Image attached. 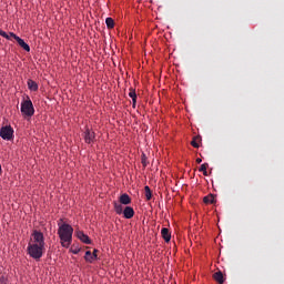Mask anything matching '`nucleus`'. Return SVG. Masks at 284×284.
Returning <instances> with one entry per match:
<instances>
[{
	"label": "nucleus",
	"mask_w": 284,
	"mask_h": 284,
	"mask_svg": "<svg viewBox=\"0 0 284 284\" xmlns=\"http://www.w3.org/2000/svg\"><path fill=\"white\" fill-rule=\"evenodd\" d=\"M129 97L132 99V104H133V108L136 106V102H138V93H136V90L131 88L130 89V92H129Z\"/></svg>",
	"instance_id": "obj_10"
},
{
	"label": "nucleus",
	"mask_w": 284,
	"mask_h": 284,
	"mask_svg": "<svg viewBox=\"0 0 284 284\" xmlns=\"http://www.w3.org/2000/svg\"><path fill=\"white\" fill-rule=\"evenodd\" d=\"M32 239H33V243L28 244L27 253L33 260L39 261L43 256V253L45 250L44 234L39 231H33Z\"/></svg>",
	"instance_id": "obj_1"
},
{
	"label": "nucleus",
	"mask_w": 284,
	"mask_h": 284,
	"mask_svg": "<svg viewBox=\"0 0 284 284\" xmlns=\"http://www.w3.org/2000/svg\"><path fill=\"white\" fill-rule=\"evenodd\" d=\"M20 111L24 116H28V118H32L34 115L36 109L30 98L21 102Z\"/></svg>",
	"instance_id": "obj_3"
},
{
	"label": "nucleus",
	"mask_w": 284,
	"mask_h": 284,
	"mask_svg": "<svg viewBox=\"0 0 284 284\" xmlns=\"http://www.w3.org/2000/svg\"><path fill=\"white\" fill-rule=\"evenodd\" d=\"M75 234H77V237L84 244H87V245L92 244L91 239L88 235H85L82 231H78Z\"/></svg>",
	"instance_id": "obj_6"
},
{
	"label": "nucleus",
	"mask_w": 284,
	"mask_h": 284,
	"mask_svg": "<svg viewBox=\"0 0 284 284\" xmlns=\"http://www.w3.org/2000/svg\"><path fill=\"white\" fill-rule=\"evenodd\" d=\"M203 202L205 204H214V203H216V200L214 199V196L212 194H210L203 199Z\"/></svg>",
	"instance_id": "obj_16"
},
{
	"label": "nucleus",
	"mask_w": 284,
	"mask_h": 284,
	"mask_svg": "<svg viewBox=\"0 0 284 284\" xmlns=\"http://www.w3.org/2000/svg\"><path fill=\"white\" fill-rule=\"evenodd\" d=\"M84 260L88 263H93V256H92V252L91 251H87L85 252Z\"/></svg>",
	"instance_id": "obj_18"
},
{
	"label": "nucleus",
	"mask_w": 284,
	"mask_h": 284,
	"mask_svg": "<svg viewBox=\"0 0 284 284\" xmlns=\"http://www.w3.org/2000/svg\"><path fill=\"white\" fill-rule=\"evenodd\" d=\"M0 172H2V166H1V164H0Z\"/></svg>",
	"instance_id": "obj_28"
},
{
	"label": "nucleus",
	"mask_w": 284,
	"mask_h": 284,
	"mask_svg": "<svg viewBox=\"0 0 284 284\" xmlns=\"http://www.w3.org/2000/svg\"><path fill=\"white\" fill-rule=\"evenodd\" d=\"M14 129L12 126H1L0 129V138L4 141H11L13 139Z\"/></svg>",
	"instance_id": "obj_4"
},
{
	"label": "nucleus",
	"mask_w": 284,
	"mask_h": 284,
	"mask_svg": "<svg viewBox=\"0 0 284 284\" xmlns=\"http://www.w3.org/2000/svg\"><path fill=\"white\" fill-rule=\"evenodd\" d=\"M114 211L118 215H122L124 212L123 204L114 202Z\"/></svg>",
	"instance_id": "obj_14"
},
{
	"label": "nucleus",
	"mask_w": 284,
	"mask_h": 284,
	"mask_svg": "<svg viewBox=\"0 0 284 284\" xmlns=\"http://www.w3.org/2000/svg\"><path fill=\"white\" fill-rule=\"evenodd\" d=\"M161 235H162L163 240H164L166 243H169V242L172 240V234H170V230H168V229H165V227L162 229Z\"/></svg>",
	"instance_id": "obj_11"
},
{
	"label": "nucleus",
	"mask_w": 284,
	"mask_h": 284,
	"mask_svg": "<svg viewBox=\"0 0 284 284\" xmlns=\"http://www.w3.org/2000/svg\"><path fill=\"white\" fill-rule=\"evenodd\" d=\"M202 162H203V160H201V158H197V159H196V163H197V164H201Z\"/></svg>",
	"instance_id": "obj_26"
},
{
	"label": "nucleus",
	"mask_w": 284,
	"mask_h": 284,
	"mask_svg": "<svg viewBox=\"0 0 284 284\" xmlns=\"http://www.w3.org/2000/svg\"><path fill=\"white\" fill-rule=\"evenodd\" d=\"M207 166H209L207 163L201 164V166H200V172H203L204 176H207Z\"/></svg>",
	"instance_id": "obj_19"
},
{
	"label": "nucleus",
	"mask_w": 284,
	"mask_h": 284,
	"mask_svg": "<svg viewBox=\"0 0 284 284\" xmlns=\"http://www.w3.org/2000/svg\"><path fill=\"white\" fill-rule=\"evenodd\" d=\"M83 139L87 144H92L95 142L97 135L94 131H91V129H85L83 132Z\"/></svg>",
	"instance_id": "obj_5"
},
{
	"label": "nucleus",
	"mask_w": 284,
	"mask_h": 284,
	"mask_svg": "<svg viewBox=\"0 0 284 284\" xmlns=\"http://www.w3.org/2000/svg\"><path fill=\"white\" fill-rule=\"evenodd\" d=\"M6 40H11L10 34L8 33L7 37H4Z\"/></svg>",
	"instance_id": "obj_27"
},
{
	"label": "nucleus",
	"mask_w": 284,
	"mask_h": 284,
	"mask_svg": "<svg viewBox=\"0 0 284 284\" xmlns=\"http://www.w3.org/2000/svg\"><path fill=\"white\" fill-rule=\"evenodd\" d=\"M144 195L148 201L152 200V191L150 190V186L144 187Z\"/></svg>",
	"instance_id": "obj_17"
},
{
	"label": "nucleus",
	"mask_w": 284,
	"mask_h": 284,
	"mask_svg": "<svg viewBox=\"0 0 284 284\" xmlns=\"http://www.w3.org/2000/svg\"><path fill=\"white\" fill-rule=\"evenodd\" d=\"M148 158H145V153H143V155H142V165L145 168V166H148Z\"/></svg>",
	"instance_id": "obj_21"
},
{
	"label": "nucleus",
	"mask_w": 284,
	"mask_h": 284,
	"mask_svg": "<svg viewBox=\"0 0 284 284\" xmlns=\"http://www.w3.org/2000/svg\"><path fill=\"white\" fill-rule=\"evenodd\" d=\"M72 254H79L81 252V248L75 247V248H71Z\"/></svg>",
	"instance_id": "obj_24"
},
{
	"label": "nucleus",
	"mask_w": 284,
	"mask_h": 284,
	"mask_svg": "<svg viewBox=\"0 0 284 284\" xmlns=\"http://www.w3.org/2000/svg\"><path fill=\"white\" fill-rule=\"evenodd\" d=\"M0 37L8 38V33L4 30L0 29Z\"/></svg>",
	"instance_id": "obj_23"
},
{
	"label": "nucleus",
	"mask_w": 284,
	"mask_h": 284,
	"mask_svg": "<svg viewBox=\"0 0 284 284\" xmlns=\"http://www.w3.org/2000/svg\"><path fill=\"white\" fill-rule=\"evenodd\" d=\"M10 38H13L14 40H17V38H19L18 34H16L14 32H9Z\"/></svg>",
	"instance_id": "obj_25"
},
{
	"label": "nucleus",
	"mask_w": 284,
	"mask_h": 284,
	"mask_svg": "<svg viewBox=\"0 0 284 284\" xmlns=\"http://www.w3.org/2000/svg\"><path fill=\"white\" fill-rule=\"evenodd\" d=\"M199 136L197 138H193L192 142H191V145L195 149H199Z\"/></svg>",
	"instance_id": "obj_20"
},
{
	"label": "nucleus",
	"mask_w": 284,
	"mask_h": 284,
	"mask_svg": "<svg viewBox=\"0 0 284 284\" xmlns=\"http://www.w3.org/2000/svg\"><path fill=\"white\" fill-rule=\"evenodd\" d=\"M105 24H106V28H108V29H114V27H115V21H114V19H113L112 17H108V18L105 19Z\"/></svg>",
	"instance_id": "obj_13"
},
{
	"label": "nucleus",
	"mask_w": 284,
	"mask_h": 284,
	"mask_svg": "<svg viewBox=\"0 0 284 284\" xmlns=\"http://www.w3.org/2000/svg\"><path fill=\"white\" fill-rule=\"evenodd\" d=\"M134 215H135V211H134L133 207L126 206V207L123 210V216H124V219L131 220L132 217H134Z\"/></svg>",
	"instance_id": "obj_8"
},
{
	"label": "nucleus",
	"mask_w": 284,
	"mask_h": 284,
	"mask_svg": "<svg viewBox=\"0 0 284 284\" xmlns=\"http://www.w3.org/2000/svg\"><path fill=\"white\" fill-rule=\"evenodd\" d=\"M74 229L70 224H62L59 226L58 235L63 247H69L73 240Z\"/></svg>",
	"instance_id": "obj_2"
},
{
	"label": "nucleus",
	"mask_w": 284,
	"mask_h": 284,
	"mask_svg": "<svg viewBox=\"0 0 284 284\" xmlns=\"http://www.w3.org/2000/svg\"><path fill=\"white\" fill-rule=\"evenodd\" d=\"M213 278L219 283V284H223L224 283V277H223V274L222 272H216L214 275H213Z\"/></svg>",
	"instance_id": "obj_15"
},
{
	"label": "nucleus",
	"mask_w": 284,
	"mask_h": 284,
	"mask_svg": "<svg viewBox=\"0 0 284 284\" xmlns=\"http://www.w3.org/2000/svg\"><path fill=\"white\" fill-rule=\"evenodd\" d=\"M120 203H121L122 205H129V204L132 203V199H131L130 195H128V194H122V195L120 196Z\"/></svg>",
	"instance_id": "obj_12"
},
{
	"label": "nucleus",
	"mask_w": 284,
	"mask_h": 284,
	"mask_svg": "<svg viewBox=\"0 0 284 284\" xmlns=\"http://www.w3.org/2000/svg\"><path fill=\"white\" fill-rule=\"evenodd\" d=\"M16 41L26 52L31 51V47L24 41V39L16 37Z\"/></svg>",
	"instance_id": "obj_7"
},
{
	"label": "nucleus",
	"mask_w": 284,
	"mask_h": 284,
	"mask_svg": "<svg viewBox=\"0 0 284 284\" xmlns=\"http://www.w3.org/2000/svg\"><path fill=\"white\" fill-rule=\"evenodd\" d=\"M27 84H28V89L32 92H37L39 90L38 82L32 79H28Z\"/></svg>",
	"instance_id": "obj_9"
},
{
	"label": "nucleus",
	"mask_w": 284,
	"mask_h": 284,
	"mask_svg": "<svg viewBox=\"0 0 284 284\" xmlns=\"http://www.w3.org/2000/svg\"><path fill=\"white\" fill-rule=\"evenodd\" d=\"M98 250H94L92 253V262H94L95 260H98Z\"/></svg>",
	"instance_id": "obj_22"
}]
</instances>
